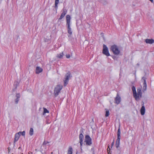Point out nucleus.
<instances>
[{
    "mask_svg": "<svg viewBox=\"0 0 154 154\" xmlns=\"http://www.w3.org/2000/svg\"><path fill=\"white\" fill-rule=\"evenodd\" d=\"M19 99L18 98H17L15 100V103L16 104H17L18 103L19 101Z\"/></svg>",
    "mask_w": 154,
    "mask_h": 154,
    "instance_id": "28",
    "label": "nucleus"
},
{
    "mask_svg": "<svg viewBox=\"0 0 154 154\" xmlns=\"http://www.w3.org/2000/svg\"><path fill=\"white\" fill-rule=\"evenodd\" d=\"M121 139V135H118L116 143V146L117 148L119 147L120 145V141Z\"/></svg>",
    "mask_w": 154,
    "mask_h": 154,
    "instance_id": "8",
    "label": "nucleus"
},
{
    "mask_svg": "<svg viewBox=\"0 0 154 154\" xmlns=\"http://www.w3.org/2000/svg\"><path fill=\"white\" fill-rule=\"evenodd\" d=\"M152 2H153V0H149Z\"/></svg>",
    "mask_w": 154,
    "mask_h": 154,
    "instance_id": "32",
    "label": "nucleus"
},
{
    "mask_svg": "<svg viewBox=\"0 0 154 154\" xmlns=\"http://www.w3.org/2000/svg\"><path fill=\"white\" fill-rule=\"evenodd\" d=\"M70 17L69 15L66 16V25H70Z\"/></svg>",
    "mask_w": 154,
    "mask_h": 154,
    "instance_id": "9",
    "label": "nucleus"
},
{
    "mask_svg": "<svg viewBox=\"0 0 154 154\" xmlns=\"http://www.w3.org/2000/svg\"><path fill=\"white\" fill-rule=\"evenodd\" d=\"M33 130L32 128H31L29 131L30 135H32L33 134Z\"/></svg>",
    "mask_w": 154,
    "mask_h": 154,
    "instance_id": "23",
    "label": "nucleus"
},
{
    "mask_svg": "<svg viewBox=\"0 0 154 154\" xmlns=\"http://www.w3.org/2000/svg\"><path fill=\"white\" fill-rule=\"evenodd\" d=\"M25 131H23V132H19L16 133L15 135H25Z\"/></svg>",
    "mask_w": 154,
    "mask_h": 154,
    "instance_id": "19",
    "label": "nucleus"
},
{
    "mask_svg": "<svg viewBox=\"0 0 154 154\" xmlns=\"http://www.w3.org/2000/svg\"><path fill=\"white\" fill-rule=\"evenodd\" d=\"M51 154H52V153H53V152H51Z\"/></svg>",
    "mask_w": 154,
    "mask_h": 154,
    "instance_id": "34",
    "label": "nucleus"
},
{
    "mask_svg": "<svg viewBox=\"0 0 154 154\" xmlns=\"http://www.w3.org/2000/svg\"><path fill=\"white\" fill-rule=\"evenodd\" d=\"M14 140V143L17 141L20 137V135H15Z\"/></svg>",
    "mask_w": 154,
    "mask_h": 154,
    "instance_id": "17",
    "label": "nucleus"
},
{
    "mask_svg": "<svg viewBox=\"0 0 154 154\" xmlns=\"http://www.w3.org/2000/svg\"><path fill=\"white\" fill-rule=\"evenodd\" d=\"M42 70H43L42 68L38 66H37L35 72L36 74H39L42 72Z\"/></svg>",
    "mask_w": 154,
    "mask_h": 154,
    "instance_id": "12",
    "label": "nucleus"
},
{
    "mask_svg": "<svg viewBox=\"0 0 154 154\" xmlns=\"http://www.w3.org/2000/svg\"><path fill=\"white\" fill-rule=\"evenodd\" d=\"M63 52L60 53L57 55V57L59 58H61L63 57Z\"/></svg>",
    "mask_w": 154,
    "mask_h": 154,
    "instance_id": "20",
    "label": "nucleus"
},
{
    "mask_svg": "<svg viewBox=\"0 0 154 154\" xmlns=\"http://www.w3.org/2000/svg\"><path fill=\"white\" fill-rule=\"evenodd\" d=\"M59 2V0H55V8L56 9L58 8L57 5Z\"/></svg>",
    "mask_w": 154,
    "mask_h": 154,
    "instance_id": "18",
    "label": "nucleus"
},
{
    "mask_svg": "<svg viewBox=\"0 0 154 154\" xmlns=\"http://www.w3.org/2000/svg\"><path fill=\"white\" fill-rule=\"evenodd\" d=\"M102 53L106 55L107 57L110 55L108 48L105 45H103Z\"/></svg>",
    "mask_w": 154,
    "mask_h": 154,
    "instance_id": "5",
    "label": "nucleus"
},
{
    "mask_svg": "<svg viewBox=\"0 0 154 154\" xmlns=\"http://www.w3.org/2000/svg\"><path fill=\"white\" fill-rule=\"evenodd\" d=\"M67 28V31L68 33L69 34V36H70L72 34V31L71 28L70 27V25H66Z\"/></svg>",
    "mask_w": 154,
    "mask_h": 154,
    "instance_id": "10",
    "label": "nucleus"
},
{
    "mask_svg": "<svg viewBox=\"0 0 154 154\" xmlns=\"http://www.w3.org/2000/svg\"><path fill=\"white\" fill-rule=\"evenodd\" d=\"M145 42L147 44H152L154 42V40L153 39H146Z\"/></svg>",
    "mask_w": 154,
    "mask_h": 154,
    "instance_id": "11",
    "label": "nucleus"
},
{
    "mask_svg": "<svg viewBox=\"0 0 154 154\" xmlns=\"http://www.w3.org/2000/svg\"><path fill=\"white\" fill-rule=\"evenodd\" d=\"M70 55L69 54H67L66 55V57L67 58H69L70 57Z\"/></svg>",
    "mask_w": 154,
    "mask_h": 154,
    "instance_id": "29",
    "label": "nucleus"
},
{
    "mask_svg": "<svg viewBox=\"0 0 154 154\" xmlns=\"http://www.w3.org/2000/svg\"><path fill=\"white\" fill-rule=\"evenodd\" d=\"M16 96L17 97V98H18V99H19V98H20V94H17L16 95Z\"/></svg>",
    "mask_w": 154,
    "mask_h": 154,
    "instance_id": "27",
    "label": "nucleus"
},
{
    "mask_svg": "<svg viewBox=\"0 0 154 154\" xmlns=\"http://www.w3.org/2000/svg\"><path fill=\"white\" fill-rule=\"evenodd\" d=\"M65 16V15H64L63 13H62L60 15V17L59 18V20H60L62 19Z\"/></svg>",
    "mask_w": 154,
    "mask_h": 154,
    "instance_id": "24",
    "label": "nucleus"
},
{
    "mask_svg": "<svg viewBox=\"0 0 154 154\" xmlns=\"http://www.w3.org/2000/svg\"><path fill=\"white\" fill-rule=\"evenodd\" d=\"M63 87V86L60 85H57L55 87L54 94L55 97L57 96L59 94Z\"/></svg>",
    "mask_w": 154,
    "mask_h": 154,
    "instance_id": "2",
    "label": "nucleus"
},
{
    "mask_svg": "<svg viewBox=\"0 0 154 154\" xmlns=\"http://www.w3.org/2000/svg\"><path fill=\"white\" fill-rule=\"evenodd\" d=\"M105 110H106V111L105 116L106 117H108L109 114V111L108 110L106 109H105Z\"/></svg>",
    "mask_w": 154,
    "mask_h": 154,
    "instance_id": "22",
    "label": "nucleus"
},
{
    "mask_svg": "<svg viewBox=\"0 0 154 154\" xmlns=\"http://www.w3.org/2000/svg\"><path fill=\"white\" fill-rule=\"evenodd\" d=\"M84 138V135H79V138L80 140V143L81 146H82L83 144V141Z\"/></svg>",
    "mask_w": 154,
    "mask_h": 154,
    "instance_id": "14",
    "label": "nucleus"
},
{
    "mask_svg": "<svg viewBox=\"0 0 154 154\" xmlns=\"http://www.w3.org/2000/svg\"><path fill=\"white\" fill-rule=\"evenodd\" d=\"M115 103L117 104H119L121 102V98L118 94L115 98Z\"/></svg>",
    "mask_w": 154,
    "mask_h": 154,
    "instance_id": "7",
    "label": "nucleus"
},
{
    "mask_svg": "<svg viewBox=\"0 0 154 154\" xmlns=\"http://www.w3.org/2000/svg\"><path fill=\"white\" fill-rule=\"evenodd\" d=\"M110 50L115 55H118L120 52L118 47L116 45H112L111 47Z\"/></svg>",
    "mask_w": 154,
    "mask_h": 154,
    "instance_id": "3",
    "label": "nucleus"
},
{
    "mask_svg": "<svg viewBox=\"0 0 154 154\" xmlns=\"http://www.w3.org/2000/svg\"><path fill=\"white\" fill-rule=\"evenodd\" d=\"M133 91V96L136 100L139 99L140 98H141L142 96V93L141 91V89L140 88H137V93L136 88L135 86H133L132 88Z\"/></svg>",
    "mask_w": 154,
    "mask_h": 154,
    "instance_id": "1",
    "label": "nucleus"
},
{
    "mask_svg": "<svg viewBox=\"0 0 154 154\" xmlns=\"http://www.w3.org/2000/svg\"><path fill=\"white\" fill-rule=\"evenodd\" d=\"M146 89V84L145 79H144L143 85V91H145Z\"/></svg>",
    "mask_w": 154,
    "mask_h": 154,
    "instance_id": "15",
    "label": "nucleus"
},
{
    "mask_svg": "<svg viewBox=\"0 0 154 154\" xmlns=\"http://www.w3.org/2000/svg\"><path fill=\"white\" fill-rule=\"evenodd\" d=\"M79 135H82V134L81 133Z\"/></svg>",
    "mask_w": 154,
    "mask_h": 154,
    "instance_id": "33",
    "label": "nucleus"
},
{
    "mask_svg": "<svg viewBox=\"0 0 154 154\" xmlns=\"http://www.w3.org/2000/svg\"><path fill=\"white\" fill-rule=\"evenodd\" d=\"M114 141H113V142L112 143H111V148H112L113 146V145H114Z\"/></svg>",
    "mask_w": 154,
    "mask_h": 154,
    "instance_id": "31",
    "label": "nucleus"
},
{
    "mask_svg": "<svg viewBox=\"0 0 154 154\" xmlns=\"http://www.w3.org/2000/svg\"><path fill=\"white\" fill-rule=\"evenodd\" d=\"M47 143H49V142H46L45 141L44 142V143H43V145H45Z\"/></svg>",
    "mask_w": 154,
    "mask_h": 154,
    "instance_id": "30",
    "label": "nucleus"
},
{
    "mask_svg": "<svg viewBox=\"0 0 154 154\" xmlns=\"http://www.w3.org/2000/svg\"><path fill=\"white\" fill-rule=\"evenodd\" d=\"M84 142L87 145L90 146L92 144L91 139L89 135H86Z\"/></svg>",
    "mask_w": 154,
    "mask_h": 154,
    "instance_id": "6",
    "label": "nucleus"
},
{
    "mask_svg": "<svg viewBox=\"0 0 154 154\" xmlns=\"http://www.w3.org/2000/svg\"><path fill=\"white\" fill-rule=\"evenodd\" d=\"M121 134L120 129V128H119L118 130L117 135H120Z\"/></svg>",
    "mask_w": 154,
    "mask_h": 154,
    "instance_id": "26",
    "label": "nucleus"
},
{
    "mask_svg": "<svg viewBox=\"0 0 154 154\" xmlns=\"http://www.w3.org/2000/svg\"><path fill=\"white\" fill-rule=\"evenodd\" d=\"M43 114H44L46 113H49V111L45 108H43Z\"/></svg>",
    "mask_w": 154,
    "mask_h": 154,
    "instance_id": "21",
    "label": "nucleus"
},
{
    "mask_svg": "<svg viewBox=\"0 0 154 154\" xmlns=\"http://www.w3.org/2000/svg\"><path fill=\"white\" fill-rule=\"evenodd\" d=\"M71 73L68 72L66 75L65 79L63 80L64 85L66 86L68 84L69 78L71 77Z\"/></svg>",
    "mask_w": 154,
    "mask_h": 154,
    "instance_id": "4",
    "label": "nucleus"
},
{
    "mask_svg": "<svg viewBox=\"0 0 154 154\" xmlns=\"http://www.w3.org/2000/svg\"><path fill=\"white\" fill-rule=\"evenodd\" d=\"M67 13V11L66 9L63 10V12L62 13L65 15Z\"/></svg>",
    "mask_w": 154,
    "mask_h": 154,
    "instance_id": "25",
    "label": "nucleus"
},
{
    "mask_svg": "<svg viewBox=\"0 0 154 154\" xmlns=\"http://www.w3.org/2000/svg\"><path fill=\"white\" fill-rule=\"evenodd\" d=\"M72 149L71 146L69 147L68 151L67 154H72Z\"/></svg>",
    "mask_w": 154,
    "mask_h": 154,
    "instance_id": "16",
    "label": "nucleus"
},
{
    "mask_svg": "<svg viewBox=\"0 0 154 154\" xmlns=\"http://www.w3.org/2000/svg\"><path fill=\"white\" fill-rule=\"evenodd\" d=\"M145 108L144 106H143L140 109V113L141 115H143L145 113Z\"/></svg>",
    "mask_w": 154,
    "mask_h": 154,
    "instance_id": "13",
    "label": "nucleus"
}]
</instances>
